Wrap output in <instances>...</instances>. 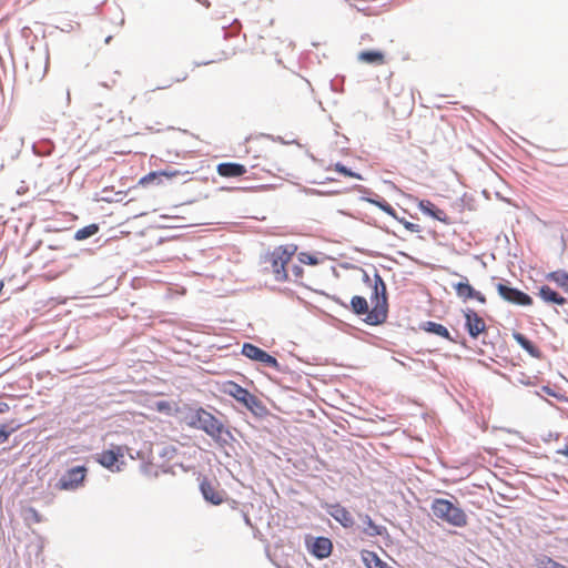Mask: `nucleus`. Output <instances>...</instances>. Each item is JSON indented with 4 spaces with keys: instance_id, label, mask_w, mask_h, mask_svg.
I'll use <instances>...</instances> for the list:
<instances>
[{
    "instance_id": "31",
    "label": "nucleus",
    "mask_w": 568,
    "mask_h": 568,
    "mask_svg": "<svg viewBox=\"0 0 568 568\" xmlns=\"http://www.w3.org/2000/svg\"><path fill=\"white\" fill-rule=\"evenodd\" d=\"M396 221H398L399 223H402L404 225V227L412 232V233H418L420 232V226L418 224H415V223H412V222H408L406 221L404 217H399L398 219H395Z\"/></svg>"
},
{
    "instance_id": "28",
    "label": "nucleus",
    "mask_w": 568,
    "mask_h": 568,
    "mask_svg": "<svg viewBox=\"0 0 568 568\" xmlns=\"http://www.w3.org/2000/svg\"><path fill=\"white\" fill-rule=\"evenodd\" d=\"M334 170L337 171L338 173L343 174V175L355 178V179H358V180H363V176L359 173L352 171L351 169H348L347 166H345L341 162H337L334 165Z\"/></svg>"
},
{
    "instance_id": "37",
    "label": "nucleus",
    "mask_w": 568,
    "mask_h": 568,
    "mask_svg": "<svg viewBox=\"0 0 568 568\" xmlns=\"http://www.w3.org/2000/svg\"><path fill=\"white\" fill-rule=\"evenodd\" d=\"M10 409L6 402H0V414L7 413Z\"/></svg>"
},
{
    "instance_id": "8",
    "label": "nucleus",
    "mask_w": 568,
    "mask_h": 568,
    "mask_svg": "<svg viewBox=\"0 0 568 568\" xmlns=\"http://www.w3.org/2000/svg\"><path fill=\"white\" fill-rule=\"evenodd\" d=\"M496 287L499 295L509 303L523 306H528L532 304V298L528 294L516 287H511L504 283H498Z\"/></svg>"
},
{
    "instance_id": "27",
    "label": "nucleus",
    "mask_w": 568,
    "mask_h": 568,
    "mask_svg": "<svg viewBox=\"0 0 568 568\" xmlns=\"http://www.w3.org/2000/svg\"><path fill=\"white\" fill-rule=\"evenodd\" d=\"M176 175H179V171H176V170H164V171H161V172H152V173L148 174L146 176H144L141 180V182L142 183L150 182V181L159 179L160 176H165L168 179H171V178H174Z\"/></svg>"
},
{
    "instance_id": "16",
    "label": "nucleus",
    "mask_w": 568,
    "mask_h": 568,
    "mask_svg": "<svg viewBox=\"0 0 568 568\" xmlns=\"http://www.w3.org/2000/svg\"><path fill=\"white\" fill-rule=\"evenodd\" d=\"M247 172L246 168L240 163H220L217 165V173L224 178H237Z\"/></svg>"
},
{
    "instance_id": "21",
    "label": "nucleus",
    "mask_w": 568,
    "mask_h": 568,
    "mask_svg": "<svg viewBox=\"0 0 568 568\" xmlns=\"http://www.w3.org/2000/svg\"><path fill=\"white\" fill-rule=\"evenodd\" d=\"M362 558L367 568H387L386 562L383 561L374 551L364 550L362 552Z\"/></svg>"
},
{
    "instance_id": "11",
    "label": "nucleus",
    "mask_w": 568,
    "mask_h": 568,
    "mask_svg": "<svg viewBox=\"0 0 568 568\" xmlns=\"http://www.w3.org/2000/svg\"><path fill=\"white\" fill-rule=\"evenodd\" d=\"M326 513L344 528H352L355 524L352 514L341 504H329L325 507Z\"/></svg>"
},
{
    "instance_id": "32",
    "label": "nucleus",
    "mask_w": 568,
    "mask_h": 568,
    "mask_svg": "<svg viewBox=\"0 0 568 568\" xmlns=\"http://www.w3.org/2000/svg\"><path fill=\"white\" fill-rule=\"evenodd\" d=\"M536 394L540 397H542L544 394L549 395V396H556V393L547 385L541 386L540 390L536 392Z\"/></svg>"
},
{
    "instance_id": "34",
    "label": "nucleus",
    "mask_w": 568,
    "mask_h": 568,
    "mask_svg": "<svg viewBox=\"0 0 568 568\" xmlns=\"http://www.w3.org/2000/svg\"><path fill=\"white\" fill-rule=\"evenodd\" d=\"M156 408L159 412H163L170 409V403L165 400H161L156 403Z\"/></svg>"
},
{
    "instance_id": "25",
    "label": "nucleus",
    "mask_w": 568,
    "mask_h": 568,
    "mask_svg": "<svg viewBox=\"0 0 568 568\" xmlns=\"http://www.w3.org/2000/svg\"><path fill=\"white\" fill-rule=\"evenodd\" d=\"M98 232H99V225L93 223V224L87 225L82 229H79L74 234V239L78 241H82V240H85L88 237L95 235Z\"/></svg>"
},
{
    "instance_id": "23",
    "label": "nucleus",
    "mask_w": 568,
    "mask_h": 568,
    "mask_svg": "<svg viewBox=\"0 0 568 568\" xmlns=\"http://www.w3.org/2000/svg\"><path fill=\"white\" fill-rule=\"evenodd\" d=\"M351 306H352L353 312L356 315H364V314H366V316H367L368 313L371 312L369 308H368L367 301L363 296H358V295L353 296L352 300H351Z\"/></svg>"
},
{
    "instance_id": "40",
    "label": "nucleus",
    "mask_w": 568,
    "mask_h": 568,
    "mask_svg": "<svg viewBox=\"0 0 568 568\" xmlns=\"http://www.w3.org/2000/svg\"><path fill=\"white\" fill-rule=\"evenodd\" d=\"M559 453L568 457V446H566V448L560 450Z\"/></svg>"
},
{
    "instance_id": "9",
    "label": "nucleus",
    "mask_w": 568,
    "mask_h": 568,
    "mask_svg": "<svg viewBox=\"0 0 568 568\" xmlns=\"http://www.w3.org/2000/svg\"><path fill=\"white\" fill-rule=\"evenodd\" d=\"M200 490L203 498L212 505H220L224 500V490L220 489L216 480L204 477L200 483Z\"/></svg>"
},
{
    "instance_id": "36",
    "label": "nucleus",
    "mask_w": 568,
    "mask_h": 568,
    "mask_svg": "<svg viewBox=\"0 0 568 568\" xmlns=\"http://www.w3.org/2000/svg\"><path fill=\"white\" fill-rule=\"evenodd\" d=\"M292 272H293V274H294L296 277H298V276H301V275H302V273H303V268H302L300 265H293V266H292Z\"/></svg>"
},
{
    "instance_id": "39",
    "label": "nucleus",
    "mask_w": 568,
    "mask_h": 568,
    "mask_svg": "<svg viewBox=\"0 0 568 568\" xmlns=\"http://www.w3.org/2000/svg\"><path fill=\"white\" fill-rule=\"evenodd\" d=\"M48 61H49V53H48V51H45V67H44V71L47 70Z\"/></svg>"
},
{
    "instance_id": "35",
    "label": "nucleus",
    "mask_w": 568,
    "mask_h": 568,
    "mask_svg": "<svg viewBox=\"0 0 568 568\" xmlns=\"http://www.w3.org/2000/svg\"><path fill=\"white\" fill-rule=\"evenodd\" d=\"M473 300H477L481 304L486 303V297L479 291H476V295L473 296Z\"/></svg>"
},
{
    "instance_id": "26",
    "label": "nucleus",
    "mask_w": 568,
    "mask_h": 568,
    "mask_svg": "<svg viewBox=\"0 0 568 568\" xmlns=\"http://www.w3.org/2000/svg\"><path fill=\"white\" fill-rule=\"evenodd\" d=\"M358 59L366 63H382L384 55L379 51H363L359 53Z\"/></svg>"
},
{
    "instance_id": "42",
    "label": "nucleus",
    "mask_w": 568,
    "mask_h": 568,
    "mask_svg": "<svg viewBox=\"0 0 568 568\" xmlns=\"http://www.w3.org/2000/svg\"><path fill=\"white\" fill-rule=\"evenodd\" d=\"M171 87V83H168L165 85H162V87H158L156 89H165V88H170Z\"/></svg>"
},
{
    "instance_id": "1",
    "label": "nucleus",
    "mask_w": 568,
    "mask_h": 568,
    "mask_svg": "<svg viewBox=\"0 0 568 568\" xmlns=\"http://www.w3.org/2000/svg\"><path fill=\"white\" fill-rule=\"evenodd\" d=\"M186 423L193 428L205 432L214 440H220L224 432L223 423L204 408L190 410L186 415Z\"/></svg>"
},
{
    "instance_id": "6",
    "label": "nucleus",
    "mask_w": 568,
    "mask_h": 568,
    "mask_svg": "<svg viewBox=\"0 0 568 568\" xmlns=\"http://www.w3.org/2000/svg\"><path fill=\"white\" fill-rule=\"evenodd\" d=\"M88 475V468L84 465H78L68 468L55 483L59 490L73 491L83 486Z\"/></svg>"
},
{
    "instance_id": "7",
    "label": "nucleus",
    "mask_w": 568,
    "mask_h": 568,
    "mask_svg": "<svg viewBox=\"0 0 568 568\" xmlns=\"http://www.w3.org/2000/svg\"><path fill=\"white\" fill-rule=\"evenodd\" d=\"M242 354L250 359L263 363L265 366L271 367L276 372H281V365L274 356L251 343L243 344Z\"/></svg>"
},
{
    "instance_id": "18",
    "label": "nucleus",
    "mask_w": 568,
    "mask_h": 568,
    "mask_svg": "<svg viewBox=\"0 0 568 568\" xmlns=\"http://www.w3.org/2000/svg\"><path fill=\"white\" fill-rule=\"evenodd\" d=\"M463 281L454 284L458 297L468 300L476 295V290L469 284L468 278L462 276Z\"/></svg>"
},
{
    "instance_id": "30",
    "label": "nucleus",
    "mask_w": 568,
    "mask_h": 568,
    "mask_svg": "<svg viewBox=\"0 0 568 568\" xmlns=\"http://www.w3.org/2000/svg\"><path fill=\"white\" fill-rule=\"evenodd\" d=\"M298 260L301 263L307 264V265H316L318 263V258L310 253L302 252L298 255Z\"/></svg>"
},
{
    "instance_id": "29",
    "label": "nucleus",
    "mask_w": 568,
    "mask_h": 568,
    "mask_svg": "<svg viewBox=\"0 0 568 568\" xmlns=\"http://www.w3.org/2000/svg\"><path fill=\"white\" fill-rule=\"evenodd\" d=\"M17 427L11 426L10 424H1L0 425V445L6 443L12 433H14Z\"/></svg>"
},
{
    "instance_id": "24",
    "label": "nucleus",
    "mask_w": 568,
    "mask_h": 568,
    "mask_svg": "<svg viewBox=\"0 0 568 568\" xmlns=\"http://www.w3.org/2000/svg\"><path fill=\"white\" fill-rule=\"evenodd\" d=\"M54 145L50 140H41L32 145V151L39 156H48L53 152Z\"/></svg>"
},
{
    "instance_id": "10",
    "label": "nucleus",
    "mask_w": 568,
    "mask_h": 568,
    "mask_svg": "<svg viewBox=\"0 0 568 568\" xmlns=\"http://www.w3.org/2000/svg\"><path fill=\"white\" fill-rule=\"evenodd\" d=\"M465 328L469 336L476 338L480 333L486 331L484 320L471 308L464 311Z\"/></svg>"
},
{
    "instance_id": "5",
    "label": "nucleus",
    "mask_w": 568,
    "mask_h": 568,
    "mask_svg": "<svg viewBox=\"0 0 568 568\" xmlns=\"http://www.w3.org/2000/svg\"><path fill=\"white\" fill-rule=\"evenodd\" d=\"M225 393L243 404L254 415H261L265 410L264 405L255 395L234 382H229L225 385Z\"/></svg>"
},
{
    "instance_id": "13",
    "label": "nucleus",
    "mask_w": 568,
    "mask_h": 568,
    "mask_svg": "<svg viewBox=\"0 0 568 568\" xmlns=\"http://www.w3.org/2000/svg\"><path fill=\"white\" fill-rule=\"evenodd\" d=\"M359 520L363 523L362 531L368 537H377L387 535V528L373 521L369 515L358 514Z\"/></svg>"
},
{
    "instance_id": "22",
    "label": "nucleus",
    "mask_w": 568,
    "mask_h": 568,
    "mask_svg": "<svg viewBox=\"0 0 568 568\" xmlns=\"http://www.w3.org/2000/svg\"><path fill=\"white\" fill-rule=\"evenodd\" d=\"M365 201L376 205L382 211H384L386 214L390 215L393 219H398V215H397L396 211L394 210V207L387 201H385L383 197H379L378 195H376V197H374V199L366 197Z\"/></svg>"
},
{
    "instance_id": "15",
    "label": "nucleus",
    "mask_w": 568,
    "mask_h": 568,
    "mask_svg": "<svg viewBox=\"0 0 568 568\" xmlns=\"http://www.w3.org/2000/svg\"><path fill=\"white\" fill-rule=\"evenodd\" d=\"M538 296L547 304H556L560 306L565 305L568 301V296L559 294L549 285L540 286L538 291Z\"/></svg>"
},
{
    "instance_id": "14",
    "label": "nucleus",
    "mask_w": 568,
    "mask_h": 568,
    "mask_svg": "<svg viewBox=\"0 0 568 568\" xmlns=\"http://www.w3.org/2000/svg\"><path fill=\"white\" fill-rule=\"evenodd\" d=\"M120 456H122L120 448H118L116 452L110 449L97 454L95 460L109 470L114 471L120 470V467L116 465Z\"/></svg>"
},
{
    "instance_id": "44",
    "label": "nucleus",
    "mask_w": 568,
    "mask_h": 568,
    "mask_svg": "<svg viewBox=\"0 0 568 568\" xmlns=\"http://www.w3.org/2000/svg\"><path fill=\"white\" fill-rule=\"evenodd\" d=\"M185 78H186V77H183V78H182V80H184ZM180 81H181V79H176V82H180Z\"/></svg>"
},
{
    "instance_id": "4",
    "label": "nucleus",
    "mask_w": 568,
    "mask_h": 568,
    "mask_svg": "<svg viewBox=\"0 0 568 568\" xmlns=\"http://www.w3.org/2000/svg\"><path fill=\"white\" fill-rule=\"evenodd\" d=\"M297 246L294 244H286L276 247L270 255L268 262L272 266L274 278L277 282H283L288 278L285 266L291 261L292 256L296 253Z\"/></svg>"
},
{
    "instance_id": "17",
    "label": "nucleus",
    "mask_w": 568,
    "mask_h": 568,
    "mask_svg": "<svg viewBox=\"0 0 568 568\" xmlns=\"http://www.w3.org/2000/svg\"><path fill=\"white\" fill-rule=\"evenodd\" d=\"M332 547V541L328 538L317 537L312 544L311 551L315 557L323 559L331 555Z\"/></svg>"
},
{
    "instance_id": "41",
    "label": "nucleus",
    "mask_w": 568,
    "mask_h": 568,
    "mask_svg": "<svg viewBox=\"0 0 568 568\" xmlns=\"http://www.w3.org/2000/svg\"><path fill=\"white\" fill-rule=\"evenodd\" d=\"M244 520L246 525L251 526V519L248 518V516L244 515Z\"/></svg>"
},
{
    "instance_id": "19",
    "label": "nucleus",
    "mask_w": 568,
    "mask_h": 568,
    "mask_svg": "<svg viewBox=\"0 0 568 568\" xmlns=\"http://www.w3.org/2000/svg\"><path fill=\"white\" fill-rule=\"evenodd\" d=\"M514 338L516 339V342L529 354L531 355L532 357L535 358H540L541 356V352L540 349L531 342L529 341L526 336H524L523 334L520 333H516L514 334Z\"/></svg>"
},
{
    "instance_id": "38",
    "label": "nucleus",
    "mask_w": 568,
    "mask_h": 568,
    "mask_svg": "<svg viewBox=\"0 0 568 568\" xmlns=\"http://www.w3.org/2000/svg\"><path fill=\"white\" fill-rule=\"evenodd\" d=\"M363 280H364L365 283H369L371 282L369 275L366 272H364V278Z\"/></svg>"
},
{
    "instance_id": "12",
    "label": "nucleus",
    "mask_w": 568,
    "mask_h": 568,
    "mask_svg": "<svg viewBox=\"0 0 568 568\" xmlns=\"http://www.w3.org/2000/svg\"><path fill=\"white\" fill-rule=\"evenodd\" d=\"M418 209L422 213H424L428 216H432L433 219H435L442 223L450 224L449 217L446 214V212L444 210L437 207L434 203H432L428 200H422L418 203Z\"/></svg>"
},
{
    "instance_id": "20",
    "label": "nucleus",
    "mask_w": 568,
    "mask_h": 568,
    "mask_svg": "<svg viewBox=\"0 0 568 568\" xmlns=\"http://www.w3.org/2000/svg\"><path fill=\"white\" fill-rule=\"evenodd\" d=\"M422 328L427 333L442 336L448 341H453L449 331L439 323L428 321L423 323Z\"/></svg>"
},
{
    "instance_id": "3",
    "label": "nucleus",
    "mask_w": 568,
    "mask_h": 568,
    "mask_svg": "<svg viewBox=\"0 0 568 568\" xmlns=\"http://www.w3.org/2000/svg\"><path fill=\"white\" fill-rule=\"evenodd\" d=\"M433 515L452 526L464 527L467 525L465 511L448 499L436 498L432 503Z\"/></svg>"
},
{
    "instance_id": "2",
    "label": "nucleus",
    "mask_w": 568,
    "mask_h": 568,
    "mask_svg": "<svg viewBox=\"0 0 568 568\" xmlns=\"http://www.w3.org/2000/svg\"><path fill=\"white\" fill-rule=\"evenodd\" d=\"M374 298L376 303L374 307L365 317V323L368 325H379L387 318V296H386V284L379 273L375 270L374 274Z\"/></svg>"
},
{
    "instance_id": "43",
    "label": "nucleus",
    "mask_w": 568,
    "mask_h": 568,
    "mask_svg": "<svg viewBox=\"0 0 568 568\" xmlns=\"http://www.w3.org/2000/svg\"><path fill=\"white\" fill-rule=\"evenodd\" d=\"M111 37L109 36L106 39H105V43H109L111 41Z\"/></svg>"
},
{
    "instance_id": "33",
    "label": "nucleus",
    "mask_w": 568,
    "mask_h": 568,
    "mask_svg": "<svg viewBox=\"0 0 568 568\" xmlns=\"http://www.w3.org/2000/svg\"><path fill=\"white\" fill-rule=\"evenodd\" d=\"M176 453V449L173 446L164 447L161 455L163 457L172 458L173 455Z\"/></svg>"
}]
</instances>
